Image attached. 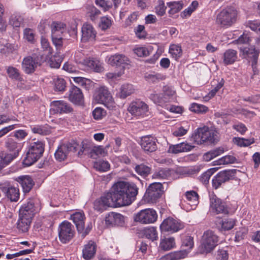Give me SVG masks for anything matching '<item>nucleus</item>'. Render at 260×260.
<instances>
[{
    "label": "nucleus",
    "mask_w": 260,
    "mask_h": 260,
    "mask_svg": "<svg viewBox=\"0 0 260 260\" xmlns=\"http://www.w3.org/2000/svg\"><path fill=\"white\" fill-rule=\"evenodd\" d=\"M194 245L193 238L190 236H185L182 239V246L185 250L175 251L167 254L156 260H180L185 258L188 254L187 250L192 249Z\"/></svg>",
    "instance_id": "4"
},
{
    "label": "nucleus",
    "mask_w": 260,
    "mask_h": 260,
    "mask_svg": "<svg viewBox=\"0 0 260 260\" xmlns=\"http://www.w3.org/2000/svg\"><path fill=\"white\" fill-rule=\"evenodd\" d=\"M17 156V153H8L2 152L0 153V170L8 165Z\"/></svg>",
    "instance_id": "29"
},
{
    "label": "nucleus",
    "mask_w": 260,
    "mask_h": 260,
    "mask_svg": "<svg viewBox=\"0 0 260 260\" xmlns=\"http://www.w3.org/2000/svg\"><path fill=\"white\" fill-rule=\"evenodd\" d=\"M2 190L11 202H17L19 198V190L17 187L8 184L3 186Z\"/></svg>",
    "instance_id": "23"
},
{
    "label": "nucleus",
    "mask_w": 260,
    "mask_h": 260,
    "mask_svg": "<svg viewBox=\"0 0 260 260\" xmlns=\"http://www.w3.org/2000/svg\"><path fill=\"white\" fill-rule=\"evenodd\" d=\"M44 151V146L41 141L31 143L26 153L24 164L30 166L37 161L42 155Z\"/></svg>",
    "instance_id": "6"
},
{
    "label": "nucleus",
    "mask_w": 260,
    "mask_h": 260,
    "mask_svg": "<svg viewBox=\"0 0 260 260\" xmlns=\"http://www.w3.org/2000/svg\"><path fill=\"white\" fill-rule=\"evenodd\" d=\"M237 158L233 155H226L215 161L214 165H221L234 164L237 162Z\"/></svg>",
    "instance_id": "52"
},
{
    "label": "nucleus",
    "mask_w": 260,
    "mask_h": 260,
    "mask_svg": "<svg viewBox=\"0 0 260 260\" xmlns=\"http://www.w3.org/2000/svg\"><path fill=\"white\" fill-rule=\"evenodd\" d=\"M42 55L33 54L24 57L22 62V69L27 74L33 73L41 64Z\"/></svg>",
    "instance_id": "9"
},
{
    "label": "nucleus",
    "mask_w": 260,
    "mask_h": 260,
    "mask_svg": "<svg viewBox=\"0 0 260 260\" xmlns=\"http://www.w3.org/2000/svg\"><path fill=\"white\" fill-rule=\"evenodd\" d=\"M80 146L76 143H69L61 145L58 147L54 154L55 158L59 161L64 160L70 152H75Z\"/></svg>",
    "instance_id": "14"
},
{
    "label": "nucleus",
    "mask_w": 260,
    "mask_h": 260,
    "mask_svg": "<svg viewBox=\"0 0 260 260\" xmlns=\"http://www.w3.org/2000/svg\"><path fill=\"white\" fill-rule=\"evenodd\" d=\"M233 142L240 147H246L254 142L253 139H244L239 137L233 138Z\"/></svg>",
    "instance_id": "51"
},
{
    "label": "nucleus",
    "mask_w": 260,
    "mask_h": 260,
    "mask_svg": "<svg viewBox=\"0 0 260 260\" xmlns=\"http://www.w3.org/2000/svg\"><path fill=\"white\" fill-rule=\"evenodd\" d=\"M34 203L32 201H29L26 204H23L19 211V216L22 217L32 218L35 213Z\"/></svg>",
    "instance_id": "21"
},
{
    "label": "nucleus",
    "mask_w": 260,
    "mask_h": 260,
    "mask_svg": "<svg viewBox=\"0 0 260 260\" xmlns=\"http://www.w3.org/2000/svg\"><path fill=\"white\" fill-rule=\"evenodd\" d=\"M135 89L133 85L130 84H124L122 85L118 93V96L120 99H125L134 92Z\"/></svg>",
    "instance_id": "33"
},
{
    "label": "nucleus",
    "mask_w": 260,
    "mask_h": 260,
    "mask_svg": "<svg viewBox=\"0 0 260 260\" xmlns=\"http://www.w3.org/2000/svg\"><path fill=\"white\" fill-rule=\"evenodd\" d=\"M105 222L109 226H122L124 223V218L119 213L111 212L106 215Z\"/></svg>",
    "instance_id": "19"
},
{
    "label": "nucleus",
    "mask_w": 260,
    "mask_h": 260,
    "mask_svg": "<svg viewBox=\"0 0 260 260\" xmlns=\"http://www.w3.org/2000/svg\"><path fill=\"white\" fill-rule=\"evenodd\" d=\"M53 82L56 91L62 92L65 90L66 83L63 79L60 78H54Z\"/></svg>",
    "instance_id": "57"
},
{
    "label": "nucleus",
    "mask_w": 260,
    "mask_h": 260,
    "mask_svg": "<svg viewBox=\"0 0 260 260\" xmlns=\"http://www.w3.org/2000/svg\"><path fill=\"white\" fill-rule=\"evenodd\" d=\"M175 245V239L173 237L161 239L159 247L163 250H169L173 248Z\"/></svg>",
    "instance_id": "41"
},
{
    "label": "nucleus",
    "mask_w": 260,
    "mask_h": 260,
    "mask_svg": "<svg viewBox=\"0 0 260 260\" xmlns=\"http://www.w3.org/2000/svg\"><path fill=\"white\" fill-rule=\"evenodd\" d=\"M22 22V18L21 17L17 14L12 15L10 18L9 23L14 27H20Z\"/></svg>",
    "instance_id": "59"
},
{
    "label": "nucleus",
    "mask_w": 260,
    "mask_h": 260,
    "mask_svg": "<svg viewBox=\"0 0 260 260\" xmlns=\"http://www.w3.org/2000/svg\"><path fill=\"white\" fill-rule=\"evenodd\" d=\"M19 216V219L17 223V229L23 233L28 231L31 222V219L29 218Z\"/></svg>",
    "instance_id": "34"
},
{
    "label": "nucleus",
    "mask_w": 260,
    "mask_h": 260,
    "mask_svg": "<svg viewBox=\"0 0 260 260\" xmlns=\"http://www.w3.org/2000/svg\"><path fill=\"white\" fill-rule=\"evenodd\" d=\"M215 171L214 169H210L203 173L199 177V180L204 184L208 183L211 176L213 174Z\"/></svg>",
    "instance_id": "58"
},
{
    "label": "nucleus",
    "mask_w": 260,
    "mask_h": 260,
    "mask_svg": "<svg viewBox=\"0 0 260 260\" xmlns=\"http://www.w3.org/2000/svg\"><path fill=\"white\" fill-rule=\"evenodd\" d=\"M134 52L139 57H146L149 55L148 49L145 47H139L134 49Z\"/></svg>",
    "instance_id": "64"
},
{
    "label": "nucleus",
    "mask_w": 260,
    "mask_h": 260,
    "mask_svg": "<svg viewBox=\"0 0 260 260\" xmlns=\"http://www.w3.org/2000/svg\"><path fill=\"white\" fill-rule=\"evenodd\" d=\"M12 50V44L8 43L7 40L0 38V52L6 54L11 52Z\"/></svg>",
    "instance_id": "46"
},
{
    "label": "nucleus",
    "mask_w": 260,
    "mask_h": 260,
    "mask_svg": "<svg viewBox=\"0 0 260 260\" xmlns=\"http://www.w3.org/2000/svg\"><path fill=\"white\" fill-rule=\"evenodd\" d=\"M185 197L191 206H195L198 203L199 196L197 192L193 190L188 191L185 192Z\"/></svg>",
    "instance_id": "50"
},
{
    "label": "nucleus",
    "mask_w": 260,
    "mask_h": 260,
    "mask_svg": "<svg viewBox=\"0 0 260 260\" xmlns=\"http://www.w3.org/2000/svg\"><path fill=\"white\" fill-rule=\"evenodd\" d=\"M96 31L92 25L85 23L82 27V40L87 42L94 40L96 37Z\"/></svg>",
    "instance_id": "22"
},
{
    "label": "nucleus",
    "mask_w": 260,
    "mask_h": 260,
    "mask_svg": "<svg viewBox=\"0 0 260 260\" xmlns=\"http://www.w3.org/2000/svg\"><path fill=\"white\" fill-rule=\"evenodd\" d=\"M58 232L59 239L64 244L69 242L73 238L75 233L74 226L67 220L62 221L59 224Z\"/></svg>",
    "instance_id": "7"
},
{
    "label": "nucleus",
    "mask_w": 260,
    "mask_h": 260,
    "mask_svg": "<svg viewBox=\"0 0 260 260\" xmlns=\"http://www.w3.org/2000/svg\"><path fill=\"white\" fill-rule=\"evenodd\" d=\"M94 100L98 103L106 105L112 102V97L106 87L101 86L96 90Z\"/></svg>",
    "instance_id": "16"
},
{
    "label": "nucleus",
    "mask_w": 260,
    "mask_h": 260,
    "mask_svg": "<svg viewBox=\"0 0 260 260\" xmlns=\"http://www.w3.org/2000/svg\"><path fill=\"white\" fill-rule=\"evenodd\" d=\"M183 222L179 219L173 217H168L164 219L160 225V230L162 233L173 234L183 229Z\"/></svg>",
    "instance_id": "8"
},
{
    "label": "nucleus",
    "mask_w": 260,
    "mask_h": 260,
    "mask_svg": "<svg viewBox=\"0 0 260 260\" xmlns=\"http://www.w3.org/2000/svg\"><path fill=\"white\" fill-rule=\"evenodd\" d=\"M169 52L173 58L177 60L182 55L181 47L178 44H172L170 46Z\"/></svg>",
    "instance_id": "43"
},
{
    "label": "nucleus",
    "mask_w": 260,
    "mask_h": 260,
    "mask_svg": "<svg viewBox=\"0 0 260 260\" xmlns=\"http://www.w3.org/2000/svg\"><path fill=\"white\" fill-rule=\"evenodd\" d=\"M6 147L10 151L14 152H17V155L20 149L21 145L17 143L12 138H8L5 142Z\"/></svg>",
    "instance_id": "39"
},
{
    "label": "nucleus",
    "mask_w": 260,
    "mask_h": 260,
    "mask_svg": "<svg viewBox=\"0 0 260 260\" xmlns=\"http://www.w3.org/2000/svg\"><path fill=\"white\" fill-rule=\"evenodd\" d=\"M157 139L151 136L142 137L140 141V145L144 151L152 152L157 149Z\"/></svg>",
    "instance_id": "17"
},
{
    "label": "nucleus",
    "mask_w": 260,
    "mask_h": 260,
    "mask_svg": "<svg viewBox=\"0 0 260 260\" xmlns=\"http://www.w3.org/2000/svg\"><path fill=\"white\" fill-rule=\"evenodd\" d=\"M128 111L137 117L144 116L148 111V107L142 101L132 102L127 108Z\"/></svg>",
    "instance_id": "15"
},
{
    "label": "nucleus",
    "mask_w": 260,
    "mask_h": 260,
    "mask_svg": "<svg viewBox=\"0 0 260 260\" xmlns=\"http://www.w3.org/2000/svg\"><path fill=\"white\" fill-rule=\"evenodd\" d=\"M237 15V11L234 7H228L217 14L216 22L221 27H229L235 23Z\"/></svg>",
    "instance_id": "3"
},
{
    "label": "nucleus",
    "mask_w": 260,
    "mask_h": 260,
    "mask_svg": "<svg viewBox=\"0 0 260 260\" xmlns=\"http://www.w3.org/2000/svg\"><path fill=\"white\" fill-rule=\"evenodd\" d=\"M236 220L230 218L222 220L219 222L218 229L221 231H226L231 230L235 225Z\"/></svg>",
    "instance_id": "37"
},
{
    "label": "nucleus",
    "mask_w": 260,
    "mask_h": 260,
    "mask_svg": "<svg viewBox=\"0 0 260 260\" xmlns=\"http://www.w3.org/2000/svg\"><path fill=\"white\" fill-rule=\"evenodd\" d=\"M94 168L100 172H106L110 170V165L107 161L99 160L94 162Z\"/></svg>",
    "instance_id": "54"
},
{
    "label": "nucleus",
    "mask_w": 260,
    "mask_h": 260,
    "mask_svg": "<svg viewBox=\"0 0 260 260\" xmlns=\"http://www.w3.org/2000/svg\"><path fill=\"white\" fill-rule=\"evenodd\" d=\"M189 109L196 113H205L207 111L208 108L201 104L193 103L191 105Z\"/></svg>",
    "instance_id": "61"
},
{
    "label": "nucleus",
    "mask_w": 260,
    "mask_h": 260,
    "mask_svg": "<svg viewBox=\"0 0 260 260\" xmlns=\"http://www.w3.org/2000/svg\"><path fill=\"white\" fill-rule=\"evenodd\" d=\"M157 218L156 212L153 209H143L136 213L134 216V220L142 224H150L155 222Z\"/></svg>",
    "instance_id": "12"
},
{
    "label": "nucleus",
    "mask_w": 260,
    "mask_h": 260,
    "mask_svg": "<svg viewBox=\"0 0 260 260\" xmlns=\"http://www.w3.org/2000/svg\"><path fill=\"white\" fill-rule=\"evenodd\" d=\"M192 138L194 142L198 145L204 143H215L219 140L217 132L206 126L197 128L192 135Z\"/></svg>",
    "instance_id": "2"
},
{
    "label": "nucleus",
    "mask_w": 260,
    "mask_h": 260,
    "mask_svg": "<svg viewBox=\"0 0 260 260\" xmlns=\"http://www.w3.org/2000/svg\"><path fill=\"white\" fill-rule=\"evenodd\" d=\"M83 66L87 67L96 72H102L104 71L102 63L100 60L94 58H86Z\"/></svg>",
    "instance_id": "25"
},
{
    "label": "nucleus",
    "mask_w": 260,
    "mask_h": 260,
    "mask_svg": "<svg viewBox=\"0 0 260 260\" xmlns=\"http://www.w3.org/2000/svg\"><path fill=\"white\" fill-rule=\"evenodd\" d=\"M86 13L90 19L94 21L99 18L101 11L94 6H89L87 7Z\"/></svg>",
    "instance_id": "47"
},
{
    "label": "nucleus",
    "mask_w": 260,
    "mask_h": 260,
    "mask_svg": "<svg viewBox=\"0 0 260 260\" xmlns=\"http://www.w3.org/2000/svg\"><path fill=\"white\" fill-rule=\"evenodd\" d=\"M134 169L138 174L144 177L149 175L151 171L150 167L144 164L136 165Z\"/></svg>",
    "instance_id": "42"
},
{
    "label": "nucleus",
    "mask_w": 260,
    "mask_h": 260,
    "mask_svg": "<svg viewBox=\"0 0 260 260\" xmlns=\"http://www.w3.org/2000/svg\"><path fill=\"white\" fill-rule=\"evenodd\" d=\"M71 220L76 225L77 230L79 233H81L84 231L85 225V217L83 212H78L71 215Z\"/></svg>",
    "instance_id": "24"
},
{
    "label": "nucleus",
    "mask_w": 260,
    "mask_h": 260,
    "mask_svg": "<svg viewBox=\"0 0 260 260\" xmlns=\"http://www.w3.org/2000/svg\"><path fill=\"white\" fill-rule=\"evenodd\" d=\"M162 193V185L161 183L155 182L149 185L144 196L145 202L153 203L161 197Z\"/></svg>",
    "instance_id": "10"
},
{
    "label": "nucleus",
    "mask_w": 260,
    "mask_h": 260,
    "mask_svg": "<svg viewBox=\"0 0 260 260\" xmlns=\"http://www.w3.org/2000/svg\"><path fill=\"white\" fill-rule=\"evenodd\" d=\"M166 75L160 73L147 74L145 76V78L149 82L152 83L157 82L160 80H163L166 79Z\"/></svg>",
    "instance_id": "49"
},
{
    "label": "nucleus",
    "mask_w": 260,
    "mask_h": 260,
    "mask_svg": "<svg viewBox=\"0 0 260 260\" xmlns=\"http://www.w3.org/2000/svg\"><path fill=\"white\" fill-rule=\"evenodd\" d=\"M32 132L35 134H38L41 135H48L51 132V127L46 125H37L31 128Z\"/></svg>",
    "instance_id": "40"
},
{
    "label": "nucleus",
    "mask_w": 260,
    "mask_h": 260,
    "mask_svg": "<svg viewBox=\"0 0 260 260\" xmlns=\"http://www.w3.org/2000/svg\"><path fill=\"white\" fill-rule=\"evenodd\" d=\"M223 152V149L222 148H217L205 153L203 155V159L206 161H209Z\"/></svg>",
    "instance_id": "44"
},
{
    "label": "nucleus",
    "mask_w": 260,
    "mask_h": 260,
    "mask_svg": "<svg viewBox=\"0 0 260 260\" xmlns=\"http://www.w3.org/2000/svg\"><path fill=\"white\" fill-rule=\"evenodd\" d=\"M66 25L61 22H53L51 25V35L62 36L65 30Z\"/></svg>",
    "instance_id": "38"
},
{
    "label": "nucleus",
    "mask_w": 260,
    "mask_h": 260,
    "mask_svg": "<svg viewBox=\"0 0 260 260\" xmlns=\"http://www.w3.org/2000/svg\"><path fill=\"white\" fill-rule=\"evenodd\" d=\"M224 84V80L221 79L220 81L217 82V83L215 85V87L209 92L207 98L211 99L214 97L219 90L223 87Z\"/></svg>",
    "instance_id": "60"
},
{
    "label": "nucleus",
    "mask_w": 260,
    "mask_h": 260,
    "mask_svg": "<svg viewBox=\"0 0 260 260\" xmlns=\"http://www.w3.org/2000/svg\"><path fill=\"white\" fill-rule=\"evenodd\" d=\"M17 181L21 184L24 192H28L34 185L33 180L29 176L19 177Z\"/></svg>",
    "instance_id": "28"
},
{
    "label": "nucleus",
    "mask_w": 260,
    "mask_h": 260,
    "mask_svg": "<svg viewBox=\"0 0 260 260\" xmlns=\"http://www.w3.org/2000/svg\"><path fill=\"white\" fill-rule=\"evenodd\" d=\"M210 209L212 212L216 214L229 213V208L226 203L219 199L215 194H210Z\"/></svg>",
    "instance_id": "13"
},
{
    "label": "nucleus",
    "mask_w": 260,
    "mask_h": 260,
    "mask_svg": "<svg viewBox=\"0 0 260 260\" xmlns=\"http://www.w3.org/2000/svg\"><path fill=\"white\" fill-rule=\"evenodd\" d=\"M51 109L56 113H70L73 111L71 105L64 101H54L51 103Z\"/></svg>",
    "instance_id": "18"
},
{
    "label": "nucleus",
    "mask_w": 260,
    "mask_h": 260,
    "mask_svg": "<svg viewBox=\"0 0 260 260\" xmlns=\"http://www.w3.org/2000/svg\"><path fill=\"white\" fill-rule=\"evenodd\" d=\"M111 191L118 207L130 205L136 199L138 188L133 183L118 181L113 184Z\"/></svg>",
    "instance_id": "1"
},
{
    "label": "nucleus",
    "mask_w": 260,
    "mask_h": 260,
    "mask_svg": "<svg viewBox=\"0 0 260 260\" xmlns=\"http://www.w3.org/2000/svg\"><path fill=\"white\" fill-rule=\"evenodd\" d=\"M144 234L146 238L152 241L158 239L157 232L155 227H150L144 230Z\"/></svg>",
    "instance_id": "53"
},
{
    "label": "nucleus",
    "mask_w": 260,
    "mask_h": 260,
    "mask_svg": "<svg viewBox=\"0 0 260 260\" xmlns=\"http://www.w3.org/2000/svg\"><path fill=\"white\" fill-rule=\"evenodd\" d=\"M69 99L75 105H82L84 103V96L82 91L75 86L70 89Z\"/></svg>",
    "instance_id": "20"
},
{
    "label": "nucleus",
    "mask_w": 260,
    "mask_h": 260,
    "mask_svg": "<svg viewBox=\"0 0 260 260\" xmlns=\"http://www.w3.org/2000/svg\"><path fill=\"white\" fill-rule=\"evenodd\" d=\"M72 78L75 82L81 85L86 89L89 88L91 85L92 81L88 79L81 77H75Z\"/></svg>",
    "instance_id": "56"
},
{
    "label": "nucleus",
    "mask_w": 260,
    "mask_h": 260,
    "mask_svg": "<svg viewBox=\"0 0 260 260\" xmlns=\"http://www.w3.org/2000/svg\"><path fill=\"white\" fill-rule=\"evenodd\" d=\"M167 7L162 0H158L154 8L155 13L159 16H162L166 14Z\"/></svg>",
    "instance_id": "55"
},
{
    "label": "nucleus",
    "mask_w": 260,
    "mask_h": 260,
    "mask_svg": "<svg viewBox=\"0 0 260 260\" xmlns=\"http://www.w3.org/2000/svg\"><path fill=\"white\" fill-rule=\"evenodd\" d=\"M96 252V245L94 242L89 241L84 246L82 250L83 257L86 260L90 259L93 257Z\"/></svg>",
    "instance_id": "27"
},
{
    "label": "nucleus",
    "mask_w": 260,
    "mask_h": 260,
    "mask_svg": "<svg viewBox=\"0 0 260 260\" xmlns=\"http://www.w3.org/2000/svg\"><path fill=\"white\" fill-rule=\"evenodd\" d=\"M112 25L111 20L108 17L104 16L101 18L99 23V27L102 30H106L109 28Z\"/></svg>",
    "instance_id": "62"
},
{
    "label": "nucleus",
    "mask_w": 260,
    "mask_h": 260,
    "mask_svg": "<svg viewBox=\"0 0 260 260\" xmlns=\"http://www.w3.org/2000/svg\"><path fill=\"white\" fill-rule=\"evenodd\" d=\"M170 8L169 14L173 15L179 12L183 8V4L181 2H171L167 3Z\"/></svg>",
    "instance_id": "45"
},
{
    "label": "nucleus",
    "mask_w": 260,
    "mask_h": 260,
    "mask_svg": "<svg viewBox=\"0 0 260 260\" xmlns=\"http://www.w3.org/2000/svg\"><path fill=\"white\" fill-rule=\"evenodd\" d=\"M237 171H238V170L236 169L226 170L220 171L217 173L212 180L213 187L217 189L223 183L234 179L236 176Z\"/></svg>",
    "instance_id": "11"
},
{
    "label": "nucleus",
    "mask_w": 260,
    "mask_h": 260,
    "mask_svg": "<svg viewBox=\"0 0 260 260\" xmlns=\"http://www.w3.org/2000/svg\"><path fill=\"white\" fill-rule=\"evenodd\" d=\"M7 73L11 79L17 81H21L22 78L19 70L13 67H8L7 69Z\"/></svg>",
    "instance_id": "48"
},
{
    "label": "nucleus",
    "mask_w": 260,
    "mask_h": 260,
    "mask_svg": "<svg viewBox=\"0 0 260 260\" xmlns=\"http://www.w3.org/2000/svg\"><path fill=\"white\" fill-rule=\"evenodd\" d=\"M240 50L243 53L245 58H251L254 60L257 59L259 53L258 50L256 49L255 47L253 46L245 47H241L240 48Z\"/></svg>",
    "instance_id": "30"
},
{
    "label": "nucleus",
    "mask_w": 260,
    "mask_h": 260,
    "mask_svg": "<svg viewBox=\"0 0 260 260\" xmlns=\"http://www.w3.org/2000/svg\"><path fill=\"white\" fill-rule=\"evenodd\" d=\"M106 111L101 108L97 107L92 111V116L94 119L96 120L102 119L106 116Z\"/></svg>",
    "instance_id": "63"
},
{
    "label": "nucleus",
    "mask_w": 260,
    "mask_h": 260,
    "mask_svg": "<svg viewBox=\"0 0 260 260\" xmlns=\"http://www.w3.org/2000/svg\"><path fill=\"white\" fill-rule=\"evenodd\" d=\"M237 52L233 49H228L223 54V62L225 65L233 64L237 58Z\"/></svg>",
    "instance_id": "32"
},
{
    "label": "nucleus",
    "mask_w": 260,
    "mask_h": 260,
    "mask_svg": "<svg viewBox=\"0 0 260 260\" xmlns=\"http://www.w3.org/2000/svg\"><path fill=\"white\" fill-rule=\"evenodd\" d=\"M128 59L123 54H115L109 57L108 63L112 66H121L128 63Z\"/></svg>",
    "instance_id": "26"
},
{
    "label": "nucleus",
    "mask_w": 260,
    "mask_h": 260,
    "mask_svg": "<svg viewBox=\"0 0 260 260\" xmlns=\"http://www.w3.org/2000/svg\"><path fill=\"white\" fill-rule=\"evenodd\" d=\"M172 171L168 168H161L156 171L152 175L154 179H166L171 176Z\"/></svg>",
    "instance_id": "36"
},
{
    "label": "nucleus",
    "mask_w": 260,
    "mask_h": 260,
    "mask_svg": "<svg viewBox=\"0 0 260 260\" xmlns=\"http://www.w3.org/2000/svg\"><path fill=\"white\" fill-rule=\"evenodd\" d=\"M218 241V237L213 231H205L202 236L201 244L199 247L200 252L202 254L211 252L217 245Z\"/></svg>",
    "instance_id": "5"
},
{
    "label": "nucleus",
    "mask_w": 260,
    "mask_h": 260,
    "mask_svg": "<svg viewBox=\"0 0 260 260\" xmlns=\"http://www.w3.org/2000/svg\"><path fill=\"white\" fill-rule=\"evenodd\" d=\"M100 199L103 202V204H104L106 207H118V204H117L114 198H113V194L111 191L105 193L102 196Z\"/></svg>",
    "instance_id": "35"
},
{
    "label": "nucleus",
    "mask_w": 260,
    "mask_h": 260,
    "mask_svg": "<svg viewBox=\"0 0 260 260\" xmlns=\"http://www.w3.org/2000/svg\"><path fill=\"white\" fill-rule=\"evenodd\" d=\"M193 148H194V146H191L188 143L183 142L170 146L169 151L170 152L176 154L182 152L189 151Z\"/></svg>",
    "instance_id": "31"
}]
</instances>
